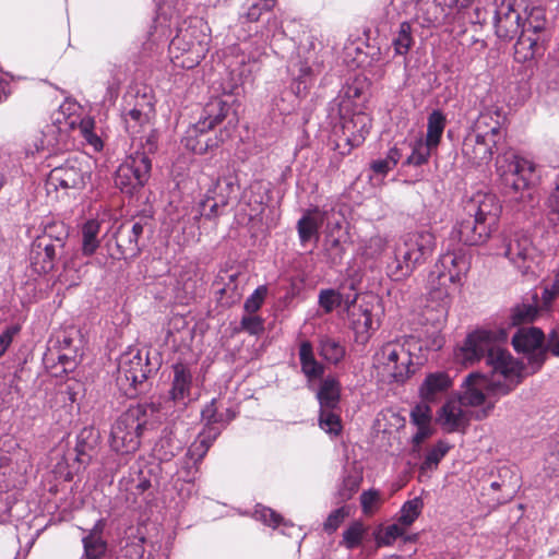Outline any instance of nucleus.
<instances>
[{"instance_id":"1","label":"nucleus","mask_w":559,"mask_h":559,"mask_svg":"<svg viewBox=\"0 0 559 559\" xmlns=\"http://www.w3.org/2000/svg\"><path fill=\"white\" fill-rule=\"evenodd\" d=\"M471 265L464 247H449L441 252L429 272L426 282V306L424 317L436 329H441L448 318L455 284H461L462 276Z\"/></svg>"},{"instance_id":"2","label":"nucleus","mask_w":559,"mask_h":559,"mask_svg":"<svg viewBox=\"0 0 559 559\" xmlns=\"http://www.w3.org/2000/svg\"><path fill=\"white\" fill-rule=\"evenodd\" d=\"M507 340L506 329H477L468 333L463 344L456 348L455 359L464 366H473L484 359L489 371H496L498 376L504 372H523L522 364L502 347Z\"/></svg>"},{"instance_id":"3","label":"nucleus","mask_w":559,"mask_h":559,"mask_svg":"<svg viewBox=\"0 0 559 559\" xmlns=\"http://www.w3.org/2000/svg\"><path fill=\"white\" fill-rule=\"evenodd\" d=\"M153 408L148 405H135L123 412L111 425L109 448L118 456L110 462L106 460L104 467L110 474H116L120 467L128 463L129 457L140 448L141 435L148 423Z\"/></svg>"},{"instance_id":"4","label":"nucleus","mask_w":559,"mask_h":559,"mask_svg":"<svg viewBox=\"0 0 559 559\" xmlns=\"http://www.w3.org/2000/svg\"><path fill=\"white\" fill-rule=\"evenodd\" d=\"M522 378L523 372H504L499 376L496 371H489L488 374L472 372L464 380V390L459 400L464 406L484 405L485 407L477 414V419H483L492 411L498 399L509 394Z\"/></svg>"},{"instance_id":"5","label":"nucleus","mask_w":559,"mask_h":559,"mask_svg":"<svg viewBox=\"0 0 559 559\" xmlns=\"http://www.w3.org/2000/svg\"><path fill=\"white\" fill-rule=\"evenodd\" d=\"M464 213L467 221L457 230L461 245H484L497 226L502 206L495 194L478 191L465 201Z\"/></svg>"},{"instance_id":"6","label":"nucleus","mask_w":559,"mask_h":559,"mask_svg":"<svg viewBox=\"0 0 559 559\" xmlns=\"http://www.w3.org/2000/svg\"><path fill=\"white\" fill-rule=\"evenodd\" d=\"M372 365L384 377L399 384L405 383L418 370L409 346L400 340L382 344L372 356Z\"/></svg>"},{"instance_id":"7","label":"nucleus","mask_w":559,"mask_h":559,"mask_svg":"<svg viewBox=\"0 0 559 559\" xmlns=\"http://www.w3.org/2000/svg\"><path fill=\"white\" fill-rule=\"evenodd\" d=\"M207 31L209 27L199 21L177 33L169 44V53L176 66L192 69L201 62L210 47Z\"/></svg>"},{"instance_id":"8","label":"nucleus","mask_w":559,"mask_h":559,"mask_svg":"<svg viewBox=\"0 0 559 559\" xmlns=\"http://www.w3.org/2000/svg\"><path fill=\"white\" fill-rule=\"evenodd\" d=\"M496 168L502 182L514 191L527 190L542 180V167L538 164L512 152L498 156Z\"/></svg>"},{"instance_id":"9","label":"nucleus","mask_w":559,"mask_h":559,"mask_svg":"<svg viewBox=\"0 0 559 559\" xmlns=\"http://www.w3.org/2000/svg\"><path fill=\"white\" fill-rule=\"evenodd\" d=\"M528 0H502L496 9L493 27L497 37L504 41L516 38L525 32V13Z\"/></svg>"},{"instance_id":"10","label":"nucleus","mask_w":559,"mask_h":559,"mask_svg":"<svg viewBox=\"0 0 559 559\" xmlns=\"http://www.w3.org/2000/svg\"><path fill=\"white\" fill-rule=\"evenodd\" d=\"M152 162L144 152H135L128 156L118 167L115 175L116 187L126 194H133L148 180Z\"/></svg>"},{"instance_id":"11","label":"nucleus","mask_w":559,"mask_h":559,"mask_svg":"<svg viewBox=\"0 0 559 559\" xmlns=\"http://www.w3.org/2000/svg\"><path fill=\"white\" fill-rule=\"evenodd\" d=\"M146 358H143L140 350H128L123 353L118 362L117 382L126 394L132 395L147 378Z\"/></svg>"},{"instance_id":"12","label":"nucleus","mask_w":559,"mask_h":559,"mask_svg":"<svg viewBox=\"0 0 559 559\" xmlns=\"http://www.w3.org/2000/svg\"><path fill=\"white\" fill-rule=\"evenodd\" d=\"M544 341V332L535 326L521 328L512 336L514 349L527 355L528 365L533 372L537 371L546 359Z\"/></svg>"},{"instance_id":"13","label":"nucleus","mask_w":559,"mask_h":559,"mask_svg":"<svg viewBox=\"0 0 559 559\" xmlns=\"http://www.w3.org/2000/svg\"><path fill=\"white\" fill-rule=\"evenodd\" d=\"M388 270L396 278L408 276L430 254L431 247H394Z\"/></svg>"},{"instance_id":"14","label":"nucleus","mask_w":559,"mask_h":559,"mask_svg":"<svg viewBox=\"0 0 559 559\" xmlns=\"http://www.w3.org/2000/svg\"><path fill=\"white\" fill-rule=\"evenodd\" d=\"M502 139L484 135L471 131L463 143V154L465 158L475 166L488 164Z\"/></svg>"},{"instance_id":"15","label":"nucleus","mask_w":559,"mask_h":559,"mask_svg":"<svg viewBox=\"0 0 559 559\" xmlns=\"http://www.w3.org/2000/svg\"><path fill=\"white\" fill-rule=\"evenodd\" d=\"M193 373L191 368L182 362L173 366V381L169 390V400L175 404L177 411H183L193 401Z\"/></svg>"},{"instance_id":"16","label":"nucleus","mask_w":559,"mask_h":559,"mask_svg":"<svg viewBox=\"0 0 559 559\" xmlns=\"http://www.w3.org/2000/svg\"><path fill=\"white\" fill-rule=\"evenodd\" d=\"M371 128V118L365 112H355L349 118L342 115V135L337 142V147L347 146V152L353 147L359 146L366 139Z\"/></svg>"},{"instance_id":"17","label":"nucleus","mask_w":559,"mask_h":559,"mask_svg":"<svg viewBox=\"0 0 559 559\" xmlns=\"http://www.w3.org/2000/svg\"><path fill=\"white\" fill-rule=\"evenodd\" d=\"M346 314L355 332L356 341L361 344H366L372 333L380 326L379 318H376L372 307L369 305H356L355 302L349 307Z\"/></svg>"},{"instance_id":"18","label":"nucleus","mask_w":559,"mask_h":559,"mask_svg":"<svg viewBox=\"0 0 559 559\" xmlns=\"http://www.w3.org/2000/svg\"><path fill=\"white\" fill-rule=\"evenodd\" d=\"M437 421L445 432L464 431L469 424V414L459 399H450L440 408Z\"/></svg>"},{"instance_id":"19","label":"nucleus","mask_w":559,"mask_h":559,"mask_svg":"<svg viewBox=\"0 0 559 559\" xmlns=\"http://www.w3.org/2000/svg\"><path fill=\"white\" fill-rule=\"evenodd\" d=\"M221 433V428L210 427L199 433L187 451V460L183 468L187 469L186 477L194 476L198 464L203 460L214 440Z\"/></svg>"},{"instance_id":"20","label":"nucleus","mask_w":559,"mask_h":559,"mask_svg":"<svg viewBox=\"0 0 559 559\" xmlns=\"http://www.w3.org/2000/svg\"><path fill=\"white\" fill-rule=\"evenodd\" d=\"M48 185L62 189H80L84 186V171L75 159L55 167L48 176Z\"/></svg>"},{"instance_id":"21","label":"nucleus","mask_w":559,"mask_h":559,"mask_svg":"<svg viewBox=\"0 0 559 559\" xmlns=\"http://www.w3.org/2000/svg\"><path fill=\"white\" fill-rule=\"evenodd\" d=\"M235 191L231 180H218L214 188L209 190L205 200L201 203L202 213L209 217H215L223 213L228 205L230 194Z\"/></svg>"},{"instance_id":"22","label":"nucleus","mask_w":559,"mask_h":559,"mask_svg":"<svg viewBox=\"0 0 559 559\" xmlns=\"http://www.w3.org/2000/svg\"><path fill=\"white\" fill-rule=\"evenodd\" d=\"M230 105L222 98L211 99L204 107V116L192 127L190 133L198 135L212 130L216 124L228 118Z\"/></svg>"},{"instance_id":"23","label":"nucleus","mask_w":559,"mask_h":559,"mask_svg":"<svg viewBox=\"0 0 559 559\" xmlns=\"http://www.w3.org/2000/svg\"><path fill=\"white\" fill-rule=\"evenodd\" d=\"M349 288V293H344V287H342L341 289H322L318 296L319 306L326 313H330L337 309H343V311L347 312L349 307L356 302L358 296V294L355 292L353 282H350Z\"/></svg>"},{"instance_id":"24","label":"nucleus","mask_w":559,"mask_h":559,"mask_svg":"<svg viewBox=\"0 0 559 559\" xmlns=\"http://www.w3.org/2000/svg\"><path fill=\"white\" fill-rule=\"evenodd\" d=\"M504 122V115L502 109L498 106H490L480 111L477 117L472 131L489 135L498 139H504V131L502 124Z\"/></svg>"},{"instance_id":"25","label":"nucleus","mask_w":559,"mask_h":559,"mask_svg":"<svg viewBox=\"0 0 559 559\" xmlns=\"http://www.w3.org/2000/svg\"><path fill=\"white\" fill-rule=\"evenodd\" d=\"M152 111L153 107L144 96L134 107L126 109L122 117L127 132L133 138L138 136L148 126Z\"/></svg>"},{"instance_id":"26","label":"nucleus","mask_w":559,"mask_h":559,"mask_svg":"<svg viewBox=\"0 0 559 559\" xmlns=\"http://www.w3.org/2000/svg\"><path fill=\"white\" fill-rule=\"evenodd\" d=\"M452 386V379L447 372L438 371L426 376L419 388L424 402L432 403L440 399Z\"/></svg>"},{"instance_id":"27","label":"nucleus","mask_w":559,"mask_h":559,"mask_svg":"<svg viewBox=\"0 0 559 559\" xmlns=\"http://www.w3.org/2000/svg\"><path fill=\"white\" fill-rule=\"evenodd\" d=\"M341 381L336 376L329 374L321 379L317 385V401L320 408L341 407Z\"/></svg>"},{"instance_id":"28","label":"nucleus","mask_w":559,"mask_h":559,"mask_svg":"<svg viewBox=\"0 0 559 559\" xmlns=\"http://www.w3.org/2000/svg\"><path fill=\"white\" fill-rule=\"evenodd\" d=\"M254 518L274 530H280L282 534L289 537H299L300 535L299 527L286 522L281 514L270 508L257 506L254 510Z\"/></svg>"},{"instance_id":"29","label":"nucleus","mask_w":559,"mask_h":559,"mask_svg":"<svg viewBox=\"0 0 559 559\" xmlns=\"http://www.w3.org/2000/svg\"><path fill=\"white\" fill-rule=\"evenodd\" d=\"M122 485L132 495H142L151 487V472L144 462H136L130 468L128 477H123Z\"/></svg>"},{"instance_id":"30","label":"nucleus","mask_w":559,"mask_h":559,"mask_svg":"<svg viewBox=\"0 0 559 559\" xmlns=\"http://www.w3.org/2000/svg\"><path fill=\"white\" fill-rule=\"evenodd\" d=\"M222 405L218 400L213 399L201 412L202 419L205 421V429L210 427L223 428L236 417V413L227 407L221 409Z\"/></svg>"},{"instance_id":"31","label":"nucleus","mask_w":559,"mask_h":559,"mask_svg":"<svg viewBox=\"0 0 559 559\" xmlns=\"http://www.w3.org/2000/svg\"><path fill=\"white\" fill-rule=\"evenodd\" d=\"M520 487L519 475L508 466H502L498 469V479L490 483L492 490H500L502 492L499 500L507 501L511 499Z\"/></svg>"},{"instance_id":"32","label":"nucleus","mask_w":559,"mask_h":559,"mask_svg":"<svg viewBox=\"0 0 559 559\" xmlns=\"http://www.w3.org/2000/svg\"><path fill=\"white\" fill-rule=\"evenodd\" d=\"M318 349L323 361L331 366H337L346 355L344 342L333 336L322 337Z\"/></svg>"},{"instance_id":"33","label":"nucleus","mask_w":559,"mask_h":559,"mask_svg":"<svg viewBox=\"0 0 559 559\" xmlns=\"http://www.w3.org/2000/svg\"><path fill=\"white\" fill-rule=\"evenodd\" d=\"M99 441V432L92 426L84 427L76 436L75 452L80 462H85V457H91V452L96 448Z\"/></svg>"},{"instance_id":"34","label":"nucleus","mask_w":559,"mask_h":559,"mask_svg":"<svg viewBox=\"0 0 559 559\" xmlns=\"http://www.w3.org/2000/svg\"><path fill=\"white\" fill-rule=\"evenodd\" d=\"M341 407L335 408H320L318 417L319 427L328 433L331 438H335L341 435L343 425L341 420Z\"/></svg>"},{"instance_id":"35","label":"nucleus","mask_w":559,"mask_h":559,"mask_svg":"<svg viewBox=\"0 0 559 559\" xmlns=\"http://www.w3.org/2000/svg\"><path fill=\"white\" fill-rule=\"evenodd\" d=\"M445 117L440 110H433L428 116L427 134L424 141L427 142L429 146L438 147L445 128Z\"/></svg>"},{"instance_id":"36","label":"nucleus","mask_w":559,"mask_h":559,"mask_svg":"<svg viewBox=\"0 0 559 559\" xmlns=\"http://www.w3.org/2000/svg\"><path fill=\"white\" fill-rule=\"evenodd\" d=\"M537 47V38L532 37L523 32L518 36L514 45V59L518 62L524 63L534 58Z\"/></svg>"},{"instance_id":"37","label":"nucleus","mask_w":559,"mask_h":559,"mask_svg":"<svg viewBox=\"0 0 559 559\" xmlns=\"http://www.w3.org/2000/svg\"><path fill=\"white\" fill-rule=\"evenodd\" d=\"M108 224L98 219H90L82 226V245H99L108 231Z\"/></svg>"},{"instance_id":"38","label":"nucleus","mask_w":559,"mask_h":559,"mask_svg":"<svg viewBox=\"0 0 559 559\" xmlns=\"http://www.w3.org/2000/svg\"><path fill=\"white\" fill-rule=\"evenodd\" d=\"M82 544L86 559H100L107 551V542L103 537L84 535Z\"/></svg>"},{"instance_id":"39","label":"nucleus","mask_w":559,"mask_h":559,"mask_svg":"<svg viewBox=\"0 0 559 559\" xmlns=\"http://www.w3.org/2000/svg\"><path fill=\"white\" fill-rule=\"evenodd\" d=\"M421 508L423 501L419 498H414L412 500L406 501L400 510L397 521L404 527H408L419 516Z\"/></svg>"},{"instance_id":"40","label":"nucleus","mask_w":559,"mask_h":559,"mask_svg":"<svg viewBox=\"0 0 559 559\" xmlns=\"http://www.w3.org/2000/svg\"><path fill=\"white\" fill-rule=\"evenodd\" d=\"M412 25L408 22L400 24L396 37L393 39L395 53L406 55L413 46Z\"/></svg>"},{"instance_id":"41","label":"nucleus","mask_w":559,"mask_h":559,"mask_svg":"<svg viewBox=\"0 0 559 559\" xmlns=\"http://www.w3.org/2000/svg\"><path fill=\"white\" fill-rule=\"evenodd\" d=\"M546 26L545 10L540 7H530L525 13V33L534 34L543 31Z\"/></svg>"},{"instance_id":"42","label":"nucleus","mask_w":559,"mask_h":559,"mask_svg":"<svg viewBox=\"0 0 559 559\" xmlns=\"http://www.w3.org/2000/svg\"><path fill=\"white\" fill-rule=\"evenodd\" d=\"M436 150V147L429 146L427 142H425L423 139H419L415 142L413 152L407 157L406 164L414 166L424 165L429 160V157Z\"/></svg>"},{"instance_id":"43","label":"nucleus","mask_w":559,"mask_h":559,"mask_svg":"<svg viewBox=\"0 0 559 559\" xmlns=\"http://www.w3.org/2000/svg\"><path fill=\"white\" fill-rule=\"evenodd\" d=\"M300 361L302 371L308 378L309 385H312L314 380V356L312 352V344L309 341H305L300 345L299 350Z\"/></svg>"},{"instance_id":"44","label":"nucleus","mask_w":559,"mask_h":559,"mask_svg":"<svg viewBox=\"0 0 559 559\" xmlns=\"http://www.w3.org/2000/svg\"><path fill=\"white\" fill-rule=\"evenodd\" d=\"M449 450L450 445L447 442L438 441L426 454L421 469L428 471L436 468Z\"/></svg>"},{"instance_id":"45","label":"nucleus","mask_w":559,"mask_h":559,"mask_svg":"<svg viewBox=\"0 0 559 559\" xmlns=\"http://www.w3.org/2000/svg\"><path fill=\"white\" fill-rule=\"evenodd\" d=\"M365 533L366 528L364 524L356 521L344 531L342 544L347 549H354L360 545Z\"/></svg>"},{"instance_id":"46","label":"nucleus","mask_w":559,"mask_h":559,"mask_svg":"<svg viewBox=\"0 0 559 559\" xmlns=\"http://www.w3.org/2000/svg\"><path fill=\"white\" fill-rule=\"evenodd\" d=\"M361 475L358 473L347 474L338 488L340 499L343 501L349 500L355 492L359 489L361 483Z\"/></svg>"},{"instance_id":"47","label":"nucleus","mask_w":559,"mask_h":559,"mask_svg":"<svg viewBox=\"0 0 559 559\" xmlns=\"http://www.w3.org/2000/svg\"><path fill=\"white\" fill-rule=\"evenodd\" d=\"M240 330L250 335H260L264 331V320L260 316L247 313L241 318Z\"/></svg>"},{"instance_id":"48","label":"nucleus","mask_w":559,"mask_h":559,"mask_svg":"<svg viewBox=\"0 0 559 559\" xmlns=\"http://www.w3.org/2000/svg\"><path fill=\"white\" fill-rule=\"evenodd\" d=\"M298 234L301 242H307L311 239L314 231V215L313 211L308 210L302 217L298 221Z\"/></svg>"},{"instance_id":"49","label":"nucleus","mask_w":559,"mask_h":559,"mask_svg":"<svg viewBox=\"0 0 559 559\" xmlns=\"http://www.w3.org/2000/svg\"><path fill=\"white\" fill-rule=\"evenodd\" d=\"M267 294L266 286L262 285L255 288V290L246 299L243 308L247 313L254 314L263 305Z\"/></svg>"},{"instance_id":"50","label":"nucleus","mask_w":559,"mask_h":559,"mask_svg":"<svg viewBox=\"0 0 559 559\" xmlns=\"http://www.w3.org/2000/svg\"><path fill=\"white\" fill-rule=\"evenodd\" d=\"M412 423L415 426H430L431 408L426 403L416 405L411 412Z\"/></svg>"},{"instance_id":"51","label":"nucleus","mask_w":559,"mask_h":559,"mask_svg":"<svg viewBox=\"0 0 559 559\" xmlns=\"http://www.w3.org/2000/svg\"><path fill=\"white\" fill-rule=\"evenodd\" d=\"M201 280L197 265L189 264V270L179 274L178 283L182 284L187 292L194 289L197 282Z\"/></svg>"},{"instance_id":"52","label":"nucleus","mask_w":559,"mask_h":559,"mask_svg":"<svg viewBox=\"0 0 559 559\" xmlns=\"http://www.w3.org/2000/svg\"><path fill=\"white\" fill-rule=\"evenodd\" d=\"M348 515V511L342 507L330 513L326 521L323 524V528L328 533L335 532L343 523L345 518Z\"/></svg>"},{"instance_id":"53","label":"nucleus","mask_w":559,"mask_h":559,"mask_svg":"<svg viewBox=\"0 0 559 559\" xmlns=\"http://www.w3.org/2000/svg\"><path fill=\"white\" fill-rule=\"evenodd\" d=\"M379 501H380V493L378 490L370 489V490L364 491L360 496V504H361L364 514L373 513Z\"/></svg>"},{"instance_id":"54","label":"nucleus","mask_w":559,"mask_h":559,"mask_svg":"<svg viewBox=\"0 0 559 559\" xmlns=\"http://www.w3.org/2000/svg\"><path fill=\"white\" fill-rule=\"evenodd\" d=\"M405 528L400 522L386 526L379 542L382 545H392L399 537L403 536Z\"/></svg>"},{"instance_id":"55","label":"nucleus","mask_w":559,"mask_h":559,"mask_svg":"<svg viewBox=\"0 0 559 559\" xmlns=\"http://www.w3.org/2000/svg\"><path fill=\"white\" fill-rule=\"evenodd\" d=\"M274 4L275 0H253L247 12L248 20L258 21L262 12L270 11Z\"/></svg>"},{"instance_id":"56","label":"nucleus","mask_w":559,"mask_h":559,"mask_svg":"<svg viewBox=\"0 0 559 559\" xmlns=\"http://www.w3.org/2000/svg\"><path fill=\"white\" fill-rule=\"evenodd\" d=\"M537 310L531 305H523L514 309L512 318L514 323L531 322L536 317Z\"/></svg>"},{"instance_id":"57","label":"nucleus","mask_w":559,"mask_h":559,"mask_svg":"<svg viewBox=\"0 0 559 559\" xmlns=\"http://www.w3.org/2000/svg\"><path fill=\"white\" fill-rule=\"evenodd\" d=\"M67 235L68 233L62 224H52L46 227L44 236L39 239L45 241L46 238H49V240L55 239L56 241L61 242L66 239ZM39 245H43V242Z\"/></svg>"},{"instance_id":"58","label":"nucleus","mask_w":559,"mask_h":559,"mask_svg":"<svg viewBox=\"0 0 559 559\" xmlns=\"http://www.w3.org/2000/svg\"><path fill=\"white\" fill-rule=\"evenodd\" d=\"M20 332V326L17 324L8 326L0 334V357L7 352L9 346L11 345L13 337Z\"/></svg>"},{"instance_id":"59","label":"nucleus","mask_w":559,"mask_h":559,"mask_svg":"<svg viewBox=\"0 0 559 559\" xmlns=\"http://www.w3.org/2000/svg\"><path fill=\"white\" fill-rule=\"evenodd\" d=\"M559 295V272L555 275L551 284H548L543 289V300L545 305L550 304Z\"/></svg>"},{"instance_id":"60","label":"nucleus","mask_w":559,"mask_h":559,"mask_svg":"<svg viewBox=\"0 0 559 559\" xmlns=\"http://www.w3.org/2000/svg\"><path fill=\"white\" fill-rule=\"evenodd\" d=\"M546 353L549 352L554 356L559 357V326L554 328L547 336L546 346H544Z\"/></svg>"},{"instance_id":"61","label":"nucleus","mask_w":559,"mask_h":559,"mask_svg":"<svg viewBox=\"0 0 559 559\" xmlns=\"http://www.w3.org/2000/svg\"><path fill=\"white\" fill-rule=\"evenodd\" d=\"M547 207L552 214L558 215L559 218V175L556 180V186L547 199Z\"/></svg>"},{"instance_id":"62","label":"nucleus","mask_w":559,"mask_h":559,"mask_svg":"<svg viewBox=\"0 0 559 559\" xmlns=\"http://www.w3.org/2000/svg\"><path fill=\"white\" fill-rule=\"evenodd\" d=\"M39 249L36 254L45 255L44 264L41 265V271L47 272L52 269V259L55 255V247H37Z\"/></svg>"},{"instance_id":"63","label":"nucleus","mask_w":559,"mask_h":559,"mask_svg":"<svg viewBox=\"0 0 559 559\" xmlns=\"http://www.w3.org/2000/svg\"><path fill=\"white\" fill-rule=\"evenodd\" d=\"M417 431L413 436V443L415 445H419L424 442L425 439H427L431 435V428L430 426H416Z\"/></svg>"},{"instance_id":"64","label":"nucleus","mask_w":559,"mask_h":559,"mask_svg":"<svg viewBox=\"0 0 559 559\" xmlns=\"http://www.w3.org/2000/svg\"><path fill=\"white\" fill-rule=\"evenodd\" d=\"M371 168L377 174L385 175V174H388V171H390L393 168V166L389 164L386 158H381V159L374 160L371 164Z\"/></svg>"}]
</instances>
